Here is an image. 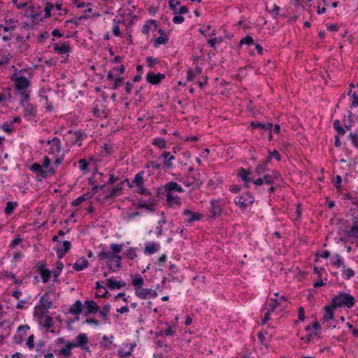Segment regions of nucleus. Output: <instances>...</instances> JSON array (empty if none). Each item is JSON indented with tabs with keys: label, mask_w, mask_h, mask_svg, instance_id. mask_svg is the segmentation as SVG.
I'll return each mask as SVG.
<instances>
[{
	"label": "nucleus",
	"mask_w": 358,
	"mask_h": 358,
	"mask_svg": "<svg viewBox=\"0 0 358 358\" xmlns=\"http://www.w3.org/2000/svg\"><path fill=\"white\" fill-rule=\"evenodd\" d=\"M355 299L348 293H340L332 298L331 305L333 308L347 307L351 308L355 306Z\"/></svg>",
	"instance_id": "f257e3e1"
},
{
	"label": "nucleus",
	"mask_w": 358,
	"mask_h": 358,
	"mask_svg": "<svg viewBox=\"0 0 358 358\" xmlns=\"http://www.w3.org/2000/svg\"><path fill=\"white\" fill-rule=\"evenodd\" d=\"M11 80L14 83L15 90L18 92L28 90L31 86V78H27L24 76H17L15 73L11 76Z\"/></svg>",
	"instance_id": "f03ea898"
},
{
	"label": "nucleus",
	"mask_w": 358,
	"mask_h": 358,
	"mask_svg": "<svg viewBox=\"0 0 358 358\" xmlns=\"http://www.w3.org/2000/svg\"><path fill=\"white\" fill-rule=\"evenodd\" d=\"M31 171L34 172L38 176L46 178L48 176H52L56 173V170L52 167L48 169H43V166L38 163H34L31 168Z\"/></svg>",
	"instance_id": "7ed1b4c3"
},
{
	"label": "nucleus",
	"mask_w": 358,
	"mask_h": 358,
	"mask_svg": "<svg viewBox=\"0 0 358 358\" xmlns=\"http://www.w3.org/2000/svg\"><path fill=\"white\" fill-rule=\"evenodd\" d=\"M255 199L250 192L247 193V197L243 196H238L234 199V202L236 205L239 206L243 210L245 209L248 206L252 204Z\"/></svg>",
	"instance_id": "20e7f679"
},
{
	"label": "nucleus",
	"mask_w": 358,
	"mask_h": 358,
	"mask_svg": "<svg viewBox=\"0 0 358 358\" xmlns=\"http://www.w3.org/2000/svg\"><path fill=\"white\" fill-rule=\"evenodd\" d=\"M47 143L50 145L48 153L57 157L62 150L60 139L57 137H54L51 140H48Z\"/></svg>",
	"instance_id": "39448f33"
},
{
	"label": "nucleus",
	"mask_w": 358,
	"mask_h": 358,
	"mask_svg": "<svg viewBox=\"0 0 358 358\" xmlns=\"http://www.w3.org/2000/svg\"><path fill=\"white\" fill-rule=\"evenodd\" d=\"M23 117L29 119L30 117H35L37 115V108L36 105L31 103H23Z\"/></svg>",
	"instance_id": "423d86ee"
},
{
	"label": "nucleus",
	"mask_w": 358,
	"mask_h": 358,
	"mask_svg": "<svg viewBox=\"0 0 358 358\" xmlns=\"http://www.w3.org/2000/svg\"><path fill=\"white\" fill-rule=\"evenodd\" d=\"M164 73H155L153 71H149L146 75V81L152 85H157L165 78Z\"/></svg>",
	"instance_id": "0eeeda50"
},
{
	"label": "nucleus",
	"mask_w": 358,
	"mask_h": 358,
	"mask_svg": "<svg viewBox=\"0 0 358 358\" xmlns=\"http://www.w3.org/2000/svg\"><path fill=\"white\" fill-rule=\"evenodd\" d=\"M127 182V184H128V186L129 187H132L133 185L130 184L129 181L128 179H125L124 180L122 181L120 184H118L117 185V187L113 188L110 193L106 195L105 196V199H110V198H115L119 195H120L122 194V189H123V185H124V183Z\"/></svg>",
	"instance_id": "6e6552de"
},
{
	"label": "nucleus",
	"mask_w": 358,
	"mask_h": 358,
	"mask_svg": "<svg viewBox=\"0 0 358 358\" xmlns=\"http://www.w3.org/2000/svg\"><path fill=\"white\" fill-rule=\"evenodd\" d=\"M156 201L155 199H151L147 203L145 201L139 200L136 204V208H145L149 212L154 213L156 210Z\"/></svg>",
	"instance_id": "1a4fd4ad"
},
{
	"label": "nucleus",
	"mask_w": 358,
	"mask_h": 358,
	"mask_svg": "<svg viewBox=\"0 0 358 358\" xmlns=\"http://www.w3.org/2000/svg\"><path fill=\"white\" fill-rule=\"evenodd\" d=\"M85 305L86 307V311L85 313V315L86 317H87L92 314H95L99 310H100V307L93 300H86L85 301Z\"/></svg>",
	"instance_id": "9d476101"
},
{
	"label": "nucleus",
	"mask_w": 358,
	"mask_h": 358,
	"mask_svg": "<svg viewBox=\"0 0 358 358\" xmlns=\"http://www.w3.org/2000/svg\"><path fill=\"white\" fill-rule=\"evenodd\" d=\"M71 248V244L69 241H64L62 244L56 248V252L57 257L62 259L64 257L65 254L67 253Z\"/></svg>",
	"instance_id": "9b49d317"
},
{
	"label": "nucleus",
	"mask_w": 358,
	"mask_h": 358,
	"mask_svg": "<svg viewBox=\"0 0 358 358\" xmlns=\"http://www.w3.org/2000/svg\"><path fill=\"white\" fill-rule=\"evenodd\" d=\"M76 339L78 341L77 343H74L76 345V348L79 347L83 350H89V347L87 346V343L89 342L88 338L85 334L80 333L77 336Z\"/></svg>",
	"instance_id": "f8f14e48"
},
{
	"label": "nucleus",
	"mask_w": 358,
	"mask_h": 358,
	"mask_svg": "<svg viewBox=\"0 0 358 358\" xmlns=\"http://www.w3.org/2000/svg\"><path fill=\"white\" fill-rule=\"evenodd\" d=\"M38 271L41 274V276L42 278L43 282L44 283H47L51 277L52 272L50 269L47 268L45 267V264H41L38 267Z\"/></svg>",
	"instance_id": "ddd939ff"
},
{
	"label": "nucleus",
	"mask_w": 358,
	"mask_h": 358,
	"mask_svg": "<svg viewBox=\"0 0 358 358\" xmlns=\"http://www.w3.org/2000/svg\"><path fill=\"white\" fill-rule=\"evenodd\" d=\"M41 13V7L37 6V8H36L35 6H30L26 11V15L30 17L34 20L39 19Z\"/></svg>",
	"instance_id": "4468645a"
},
{
	"label": "nucleus",
	"mask_w": 358,
	"mask_h": 358,
	"mask_svg": "<svg viewBox=\"0 0 358 358\" xmlns=\"http://www.w3.org/2000/svg\"><path fill=\"white\" fill-rule=\"evenodd\" d=\"M162 189L167 193H171L172 191H176L178 192H183L182 187L178 185L176 182L171 181L167 182Z\"/></svg>",
	"instance_id": "2eb2a0df"
},
{
	"label": "nucleus",
	"mask_w": 358,
	"mask_h": 358,
	"mask_svg": "<svg viewBox=\"0 0 358 358\" xmlns=\"http://www.w3.org/2000/svg\"><path fill=\"white\" fill-rule=\"evenodd\" d=\"M40 306H36L35 308H43L46 310L51 308L52 306V301L49 296V292H46L40 299Z\"/></svg>",
	"instance_id": "dca6fc26"
},
{
	"label": "nucleus",
	"mask_w": 358,
	"mask_h": 358,
	"mask_svg": "<svg viewBox=\"0 0 358 358\" xmlns=\"http://www.w3.org/2000/svg\"><path fill=\"white\" fill-rule=\"evenodd\" d=\"M69 133H73V135L74 136L73 144H76L78 145V147H81L83 145L82 141L84 138L87 137V134L85 132L82 131L81 130H77L73 132L71 130H69Z\"/></svg>",
	"instance_id": "f3484780"
},
{
	"label": "nucleus",
	"mask_w": 358,
	"mask_h": 358,
	"mask_svg": "<svg viewBox=\"0 0 358 358\" xmlns=\"http://www.w3.org/2000/svg\"><path fill=\"white\" fill-rule=\"evenodd\" d=\"M348 237H358V217H353L352 219V227L346 230Z\"/></svg>",
	"instance_id": "a211bd4d"
},
{
	"label": "nucleus",
	"mask_w": 358,
	"mask_h": 358,
	"mask_svg": "<svg viewBox=\"0 0 358 358\" xmlns=\"http://www.w3.org/2000/svg\"><path fill=\"white\" fill-rule=\"evenodd\" d=\"M53 49L55 52L59 55H64L69 52L71 50V48L68 42H64L61 45L56 43Z\"/></svg>",
	"instance_id": "6ab92c4d"
},
{
	"label": "nucleus",
	"mask_w": 358,
	"mask_h": 358,
	"mask_svg": "<svg viewBox=\"0 0 358 358\" xmlns=\"http://www.w3.org/2000/svg\"><path fill=\"white\" fill-rule=\"evenodd\" d=\"M76 348L74 343L68 341L66 345L60 349L58 352V355H63L66 357H70L72 355L71 350Z\"/></svg>",
	"instance_id": "aec40b11"
},
{
	"label": "nucleus",
	"mask_w": 358,
	"mask_h": 358,
	"mask_svg": "<svg viewBox=\"0 0 358 358\" xmlns=\"http://www.w3.org/2000/svg\"><path fill=\"white\" fill-rule=\"evenodd\" d=\"M30 329L29 326L27 324L20 325L17 328V334L14 336L13 340L15 343L21 344L24 340L23 335L21 334L22 331L25 333L27 330Z\"/></svg>",
	"instance_id": "412c9836"
},
{
	"label": "nucleus",
	"mask_w": 358,
	"mask_h": 358,
	"mask_svg": "<svg viewBox=\"0 0 358 358\" xmlns=\"http://www.w3.org/2000/svg\"><path fill=\"white\" fill-rule=\"evenodd\" d=\"M106 285L110 289H121L126 286L124 281H117L113 278H108L106 280Z\"/></svg>",
	"instance_id": "4be33fe9"
},
{
	"label": "nucleus",
	"mask_w": 358,
	"mask_h": 358,
	"mask_svg": "<svg viewBox=\"0 0 358 358\" xmlns=\"http://www.w3.org/2000/svg\"><path fill=\"white\" fill-rule=\"evenodd\" d=\"M83 304L80 300H77L72 306H70L69 312L71 314L80 315L83 313Z\"/></svg>",
	"instance_id": "5701e85b"
},
{
	"label": "nucleus",
	"mask_w": 358,
	"mask_h": 358,
	"mask_svg": "<svg viewBox=\"0 0 358 358\" xmlns=\"http://www.w3.org/2000/svg\"><path fill=\"white\" fill-rule=\"evenodd\" d=\"M251 172L248 169H245L243 167L240 168L238 171V176L241 178L244 182H249L253 181V178L249 176Z\"/></svg>",
	"instance_id": "b1692460"
},
{
	"label": "nucleus",
	"mask_w": 358,
	"mask_h": 358,
	"mask_svg": "<svg viewBox=\"0 0 358 358\" xmlns=\"http://www.w3.org/2000/svg\"><path fill=\"white\" fill-rule=\"evenodd\" d=\"M280 176V173L277 171H273L271 173L266 174L263 176L264 182L268 185H272L275 180H277Z\"/></svg>",
	"instance_id": "393cba45"
},
{
	"label": "nucleus",
	"mask_w": 358,
	"mask_h": 358,
	"mask_svg": "<svg viewBox=\"0 0 358 358\" xmlns=\"http://www.w3.org/2000/svg\"><path fill=\"white\" fill-rule=\"evenodd\" d=\"M166 196V201L169 207H172L173 205L178 206L181 205V199L178 196H173L172 193H167Z\"/></svg>",
	"instance_id": "a878e982"
},
{
	"label": "nucleus",
	"mask_w": 358,
	"mask_h": 358,
	"mask_svg": "<svg viewBox=\"0 0 358 358\" xmlns=\"http://www.w3.org/2000/svg\"><path fill=\"white\" fill-rule=\"evenodd\" d=\"M183 214L185 215L188 216L187 222L191 223L196 220H200L203 217V215L199 213H194L189 210V209H185L183 211Z\"/></svg>",
	"instance_id": "bb28decb"
},
{
	"label": "nucleus",
	"mask_w": 358,
	"mask_h": 358,
	"mask_svg": "<svg viewBox=\"0 0 358 358\" xmlns=\"http://www.w3.org/2000/svg\"><path fill=\"white\" fill-rule=\"evenodd\" d=\"M250 126L252 129H258L259 130H262L263 131H266V130H269L270 129H272L273 124L272 123H262V122H252L250 123Z\"/></svg>",
	"instance_id": "cd10ccee"
},
{
	"label": "nucleus",
	"mask_w": 358,
	"mask_h": 358,
	"mask_svg": "<svg viewBox=\"0 0 358 358\" xmlns=\"http://www.w3.org/2000/svg\"><path fill=\"white\" fill-rule=\"evenodd\" d=\"M89 266V262L85 258L79 259L76 263L73 264V268L76 271H82Z\"/></svg>",
	"instance_id": "c85d7f7f"
},
{
	"label": "nucleus",
	"mask_w": 358,
	"mask_h": 358,
	"mask_svg": "<svg viewBox=\"0 0 358 358\" xmlns=\"http://www.w3.org/2000/svg\"><path fill=\"white\" fill-rule=\"evenodd\" d=\"M121 259L122 257L119 255L113 261L110 262V263L108 264L109 269L113 272L119 271L122 268Z\"/></svg>",
	"instance_id": "c756f323"
},
{
	"label": "nucleus",
	"mask_w": 358,
	"mask_h": 358,
	"mask_svg": "<svg viewBox=\"0 0 358 358\" xmlns=\"http://www.w3.org/2000/svg\"><path fill=\"white\" fill-rule=\"evenodd\" d=\"M211 204V208H210V213L211 216L213 217H216L219 215H220L222 213V209L220 206L219 205L218 201H212L210 202Z\"/></svg>",
	"instance_id": "7c9ffc66"
},
{
	"label": "nucleus",
	"mask_w": 358,
	"mask_h": 358,
	"mask_svg": "<svg viewBox=\"0 0 358 358\" xmlns=\"http://www.w3.org/2000/svg\"><path fill=\"white\" fill-rule=\"evenodd\" d=\"M202 72V69L197 66L194 70L189 69L187 72V79L188 81H192L196 76L200 75Z\"/></svg>",
	"instance_id": "2f4dec72"
},
{
	"label": "nucleus",
	"mask_w": 358,
	"mask_h": 358,
	"mask_svg": "<svg viewBox=\"0 0 358 358\" xmlns=\"http://www.w3.org/2000/svg\"><path fill=\"white\" fill-rule=\"evenodd\" d=\"M92 197V194H90V192H87L84 194H83L81 196L78 197L76 199H75L72 202V206H78L80 205L83 201H85Z\"/></svg>",
	"instance_id": "473e14b6"
},
{
	"label": "nucleus",
	"mask_w": 358,
	"mask_h": 358,
	"mask_svg": "<svg viewBox=\"0 0 358 358\" xmlns=\"http://www.w3.org/2000/svg\"><path fill=\"white\" fill-rule=\"evenodd\" d=\"M111 306L109 303L104 305L99 311V315L104 321H107L109 317V313Z\"/></svg>",
	"instance_id": "72a5a7b5"
},
{
	"label": "nucleus",
	"mask_w": 358,
	"mask_h": 358,
	"mask_svg": "<svg viewBox=\"0 0 358 358\" xmlns=\"http://www.w3.org/2000/svg\"><path fill=\"white\" fill-rule=\"evenodd\" d=\"M272 301L269 306H271V311H274L278 307L282 306L283 302H286L287 299L282 296L279 299H272Z\"/></svg>",
	"instance_id": "f704fd0d"
},
{
	"label": "nucleus",
	"mask_w": 358,
	"mask_h": 358,
	"mask_svg": "<svg viewBox=\"0 0 358 358\" xmlns=\"http://www.w3.org/2000/svg\"><path fill=\"white\" fill-rule=\"evenodd\" d=\"M144 171H140L137 174H136L134 180L132 181V183H130L133 185V184H135L136 187L138 186H142V185H144Z\"/></svg>",
	"instance_id": "c9c22d12"
},
{
	"label": "nucleus",
	"mask_w": 358,
	"mask_h": 358,
	"mask_svg": "<svg viewBox=\"0 0 358 358\" xmlns=\"http://www.w3.org/2000/svg\"><path fill=\"white\" fill-rule=\"evenodd\" d=\"M131 284L134 287V289L143 287V285H144L143 277L139 274L136 275L135 278L132 279Z\"/></svg>",
	"instance_id": "e433bc0d"
},
{
	"label": "nucleus",
	"mask_w": 358,
	"mask_h": 358,
	"mask_svg": "<svg viewBox=\"0 0 358 358\" xmlns=\"http://www.w3.org/2000/svg\"><path fill=\"white\" fill-rule=\"evenodd\" d=\"M119 255H115L113 252H106V251H101L99 253V257L101 259H108L110 262L113 261L116 257H117Z\"/></svg>",
	"instance_id": "4c0bfd02"
},
{
	"label": "nucleus",
	"mask_w": 358,
	"mask_h": 358,
	"mask_svg": "<svg viewBox=\"0 0 358 358\" xmlns=\"http://www.w3.org/2000/svg\"><path fill=\"white\" fill-rule=\"evenodd\" d=\"M333 308H334L332 306H326L324 307L325 313L323 316V318L324 320L328 321L329 320L334 319V313Z\"/></svg>",
	"instance_id": "58836bf2"
},
{
	"label": "nucleus",
	"mask_w": 358,
	"mask_h": 358,
	"mask_svg": "<svg viewBox=\"0 0 358 358\" xmlns=\"http://www.w3.org/2000/svg\"><path fill=\"white\" fill-rule=\"evenodd\" d=\"M159 246L155 243H149L144 249V252L148 255H152L158 251Z\"/></svg>",
	"instance_id": "ea45409f"
},
{
	"label": "nucleus",
	"mask_w": 358,
	"mask_h": 358,
	"mask_svg": "<svg viewBox=\"0 0 358 358\" xmlns=\"http://www.w3.org/2000/svg\"><path fill=\"white\" fill-rule=\"evenodd\" d=\"M14 20L13 19L6 20V26L0 25V29L2 28L5 32L12 31L15 29V25H13Z\"/></svg>",
	"instance_id": "a19ab883"
},
{
	"label": "nucleus",
	"mask_w": 358,
	"mask_h": 358,
	"mask_svg": "<svg viewBox=\"0 0 358 358\" xmlns=\"http://www.w3.org/2000/svg\"><path fill=\"white\" fill-rule=\"evenodd\" d=\"M148 289L141 287L139 289H135V294L141 299L148 298Z\"/></svg>",
	"instance_id": "79ce46f5"
},
{
	"label": "nucleus",
	"mask_w": 358,
	"mask_h": 358,
	"mask_svg": "<svg viewBox=\"0 0 358 358\" xmlns=\"http://www.w3.org/2000/svg\"><path fill=\"white\" fill-rule=\"evenodd\" d=\"M169 41V37L164 34V36H160L157 38L155 39L154 42V46L157 48L161 44H166Z\"/></svg>",
	"instance_id": "37998d69"
},
{
	"label": "nucleus",
	"mask_w": 358,
	"mask_h": 358,
	"mask_svg": "<svg viewBox=\"0 0 358 358\" xmlns=\"http://www.w3.org/2000/svg\"><path fill=\"white\" fill-rule=\"evenodd\" d=\"M150 24H154L155 27H157L156 22L154 20H150L146 24H145L142 27V32L145 34H148L150 33Z\"/></svg>",
	"instance_id": "c03bdc74"
},
{
	"label": "nucleus",
	"mask_w": 358,
	"mask_h": 358,
	"mask_svg": "<svg viewBox=\"0 0 358 358\" xmlns=\"http://www.w3.org/2000/svg\"><path fill=\"white\" fill-rule=\"evenodd\" d=\"M17 202H8L6 203V208L4 210V213L6 214H10L13 213V211L14 210V209L17 207Z\"/></svg>",
	"instance_id": "a18cd8bd"
},
{
	"label": "nucleus",
	"mask_w": 358,
	"mask_h": 358,
	"mask_svg": "<svg viewBox=\"0 0 358 358\" xmlns=\"http://www.w3.org/2000/svg\"><path fill=\"white\" fill-rule=\"evenodd\" d=\"M125 257L130 259H134L137 257V253L136 252V249L134 248H130L125 251Z\"/></svg>",
	"instance_id": "49530a36"
},
{
	"label": "nucleus",
	"mask_w": 358,
	"mask_h": 358,
	"mask_svg": "<svg viewBox=\"0 0 358 358\" xmlns=\"http://www.w3.org/2000/svg\"><path fill=\"white\" fill-rule=\"evenodd\" d=\"M166 141L162 138H156L153 140L152 144L159 148H164L166 147Z\"/></svg>",
	"instance_id": "de8ad7c7"
},
{
	"label": "nucleus",
	"mask_w": 358,
	"mask_h": 358,
	"mask_svg": "<svg viewBox=\"0 0 358 358\" xmlns=\"http://www.w3.org/2000/svg\"><path fill=\"white\" fill-rule=\"evenodd\" d=\"M21 96H22V100L20 101V106H22V103H29V100L30 99V96H29V91L28 90H26V91H22V92H18Z\"/></svg>",
	"instance_id": "09e8293b"
},
{
	"label": "nucleus",
	"mask_w": 358,
	"mask_h": 358,
	"mask_svg": "<svg viewBox=\"0 0 358 358\" xmlns=\"http://www.w3.org/2000/svg\"><path fill=\"white\" fill-rule=\"evenodd\" d=\"M52 326H53L52 317L49 315L45 316L43 323V327L46 329H49V328L52 327Z\"/></svg>",
	"instance_id": "8fccbe9b"
},
{
	"label": "nucleus",
	"mask_w": 358,
	"mask_h": 358,
	"mask_svg": "<svg viewBox=\"0 0 358 358\" xmlns=\"http://www.w3.org/2000/svg\"><path fill=\"white\" fill-rule=\"evenodd\" d=\"M334 128L339 134L343 135L345 134V130L341 126V123L338 120H336L334 122Z\"/></svg>",
	"instance_id": "3c124183"
},
{
	"label": "nucleus",
	"mask_w": 358,
	"mask_h": 358,
	"mask_svg": "<svg viewBox=\"0 0 358 358\" xmlns=\"http://www.w3.org/2000/svg\"><path fill=\"white\" fill-rule=\"evenodd\" d=\"M54 5L50 2H47L45 8V18H48L51 16V10L53 9Z\"/></svg>",
	"instance_id": "603ef678"
},
{
	"label": "nucleus",
	"mask_w": 358,
	"mask_h": 358,
	"mask_svg": "<svg viewBox=\"0 0 358 358\" xmlns=\"http://www.w3.org/2000/svg\"><path fill=\"white\" fill-rule=\"evenodd\" d=\"M175 159V157L170 154L169 159L167 160H164L163 162L164 166L168 169H171L173 168V160Z\"/></svg>",
	"instance_id": "864d4df0"
},
{
	"label": "nucleus",
	"mask_w": 358,
	"mask_h": 358,
	"mask_svg": "<svg viewBox=\"0 0 358 358\" xmlns=\"http://www.w3.org/2000/svg\"><path fill=\"white\" fill-rule=\"evenodd\" d=\"M354 275H355V272L353 270H352L351 268H346L345 267V268H343V278L348 280Z\"/></svg>",
	"instance_id": "5fc2aeb1"
},
{
	"label": "nucleus",
	"mask_w": 358,
	"mask_h": 358,
	"mask_svg": "<svg viewBox=\"0 0 358 358\" xmlns=\"http://www.w3.org/2000/svg\"><path fill=\"white\" fill-rule=\"evenodd\" d=\"M254 43V40H253V38L250 36H246L245 37L243 38L239 43L241 45H243V44H246V45H252Z\"/></svg>",
	"instance_id": "6e6d98bb"
},
{
	"label": "nucleus",
	"mask_w": 358,
	"mask_h": 358,
	"mask_svg": "<svg viewBox=\"0 0 358 358\" xmlns=\"http://www.w3.org/2000/svg\"><path fill=\"white\" fill-rule=\"evenodd\" d=\"M79 168L81 171H86L90 165L89 162L85 159H80L78 160Z\"/></svg>",
	"instance_id": "4d7b16f0"
},
{
	"label": "nucleus",
	"mask_w": 358,
	"mask_h": 358,
	"mask_svg": "<svg viewBox=\"0 0 358 358\" xmlns=\"http://www.w3.org/2000/svg\"><path fill=\"white\" fill-rule=\"evenodd\" d=\"M122 247L123 245L122 244L113 243L110 245V249L115 255H117V253L120 252L122 250Z\"/></svg>",
	"instance_id": "13d9d810"
},
{
	"label": "nucleus",
	"mask_w": 358,
	"mask_h": 358,
	"mask_svg": "<svg viewBox=\"0 0 358 358\" xmlns=\"http://www.w3.org/2000/svg\"><path fill=\"white\" fill-rule=\"evenodd\" d=\"M124 77H118L114 80V84L113 85V90L118 89L123 83H124Z\"/></svg>",
	"instance_id": "bf43d9fd"
},
{
	"label": "nucleus",
	"mask_w": 358,
	"mask_h": 358,
	"mask_svg": "<svg viewBox=\"0 0 358 358\" xmlns=\"http://www.w3.org/2000/svg\"><path fill=\"white\" fill-rule=\"evenodd\" d=\"M2 129L8 134L11 133L13 131L12 122H4L2 125Z\"/></svg>",
	"instance_id": "052dcab7"
},
{
	"label": "nucleus",
	"mask_w": 358,
	"mask_h": 358,
	"mask_svg": "<svg viewBox=\"0 0 358 358\" xmlns=\"http://www.w3.org/2000/svg\"><path fill=\"white\" fill-rule=\"evenodd\" d=\"M222 41V38L220 37V38H217V37H215V38H210L209 39L208 41H207V43L209 46H210L211 48H215V44L217 43H221Z\"/></svg>",
	"instance_id": "680f3d73"
},
{
	"label": "nucleus",
	"mask_w": 358,
	"mask_h": 358,
	"mask_svg": "<svg viewBox=\"0 0 358 358\" xmlns=\"http://www.w3.org/2000/svg\"><path fill=\"white\" fill-rule=\"evenodd\" d=\"M336 261L333 263L334 265L337 267H343V268H345V266L342 257L339 255H336Z\"/></svg>",
	"instance_id": "e2e57ef3"
},
{
	"label": "nucleus",
	"mask_w": 358,
	"mask_h": 358,
	"mask_svg": "<svg viewBox=\"0 0 358 358\" xmlns=\"http://www.w3.org/2000/svg\"><path fill=\"white\" fill-rule=\"evenodd\" d=\"M137 187V193H138L139 194L144 196L151 194V192L145 187L144 185H142V186H138Z\"/></svg>",
	"instance_id": "0e129e2a"
},
{
	"label": "nucleus",
	"mask_w": 358,
	"mask_h": 358,
	"mask_svg": "<svg viewBox=\"0 0 358 358\" xmlns=\"http://www.w3.org/2000/svg\"><path fill=\"white\" fill-rule=\"evenodd\" d=\"M63 267H64V264L62 262H58L57 263V269L55 271H54V273H53L55 278H57L60 275Z\"/></svg>",
	"instance_id": "69168bd1"
},
{
	"label": "nucleus",
	"mask_w": 358,
	"mask_h": 358,
	"mask_svg": "<svg viewBox=\"0 0 358 358\" xmlns=\"http://www.w3.org/2000/svg\"><path fill=\"white\" fill-rule=\"evenodd\" d=\"M112 71L115 74L122 75L125 71V67L124 65H121L120 66H115L113 68Z\"/></svg>",
	"instance_id": "338daca9"
},
{
	"label": "nucleus",
	"mask_w": 358,
	"mask_h": 358,
	"mask_svg": "<svg viewBox=\"0 0 358 358\" xmlns=\"http://www.w3.org/2000/svg\"><path fill=\"white\" fill-rule=\"evenodd\" d=\"M146 62H147L148 66L149 68H152L155 66V64L156 63H157L159 61L157 59L154 58L152 57H148L146 58Z\"/></svg>",
	"instance_id": "774afa93"
}]
</instances>
